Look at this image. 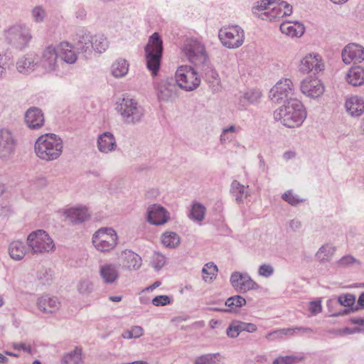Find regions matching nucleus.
<instances>
[{
    "label": "nucleus",
    "mask_w": 364,
    "mask_h": 364,
    "mask_svg": "<svg viewBox=\"0 0 364 364\" xmlns=\"http://www.w3.org/2000/svg\"><path fill=\"white\" fill-rule=\"evenodd\" d=\"M306 117L302 103L295 98L287 100L285 104L274 112V118L289 128L300 127Z\"/></svg>",
    "instance_id": "1"
},
{
    "label": "nucleus",
    "mask_w": 364,
    "mask_h": 364,
    "mask_svg": "<svg viewBox=\"0 0 364 364\" xmlns=\"http://www.w3.org/2000/svg\"><path fill=\"white\" fill-rule=\"evenodd\" d=\"M63 141L55 134L48 133L39 136L36 141L34 151L36 156L44 161L58 159L63 152Z\"/></svg>",
    "instance_id": "2"
},
{
    "label": "nucleus",
    "mask_w": 364,
    "mask_h": 364,
    "mask_svg": "<svg viewBox=\"0 0 364 364\" xmlns=\"http://www.w3.org/2000/svg\"><path fill=\"white\" fill-rule=\"evenodd\" d=\"M116 109L121 115L123 122L128 125L140 123L145 114L144 107L138 102L129 97L119 99L116 104Z\"/></svg>",
    "instance_id": "3"
},
{
    "label": "nucleus",
    "mask_w": 364,
    "mask_h": 364,
    "mask_svg": "<svg viewBox=\"0 0 364 364\" xmlns=\"http://www.w3.org/2000/svg\"><path fill=\"white\" fill-rule=\"evenodd\" d=\"M144 50L146 67L156 76L160 69L164 51L163 41L158 33H154L149 37Z\"/></svg>",
    "instance_id": "4"
},
{
    "label": "nucleus",
    "mask_w": 364,
    "mask_h": 364,
    "mask_svg": "<svg viewBox=\"0 0 364 364\" xmlns=\"http://www.w3.org/2000/svg\"><path fill=\"white\" fill-rule=\"evenodd\" d=\"M4 36L9 45L19 50L26 48L32 39L30 28L22 23L10 26L4 31Z\"/></svg>",
    "instance_id": "5"
},
{
    "label": "nucleus",
    "mask_w": 364,
    "mask_h": 364,
    "mask_svg": "<svg viewBox=\"0 0 364 364\" xmlns=\"http://www.w3.org/2000/svg\"><path fill=\"white\" fill-rule=\"evenodd\" d=\"M26 244L32 254L49 252L55 247L53 240L43 230L31 232L27 237Z\"/></svg>",
    "instance_id": "6"
},
{
    "label": "nucleus",
    "mask_w": 364,
    "mask_h": 364,
    "mask_svg": "<svg viewBox=\"0 0 364 364\" xmlns=\"http://www.w3.org/2000/svg\"><path fill=\"white\" fill-rule=\"evenodd\" d=\"M118 236L112 228H101L92 235V242L97 250L106 252L112 250L117 245Z\"/></svg>",
    "instance_id": "7"
},
{
    "label": "nucleus",
    "mask_w": 364,
    "mask_h": 364,
    "mask_svg": "<svg viewBox=\"0 0 364 364\" xmlns=\"http://www.w3.org/2000/svg\"><path fill=\"white\" fill-rule=\"evenodd\" d=\"M218 38L223 46L229 49H235L243 44L245 32L237 25L224 26L219 30Z\"/></svg>",
    "instance_id": "8"
},
{
    "label": "nucleus",
    "mask_w": 364,
    "mask_h": 364,
    "mask_svg": "<svg viewBox=\"0 0 364 364\" xmlns=\"http://www.w3.org/2000/svg\"><path fill=\"white\" fill-rule=\"evenodd\" d=\"M18 139L13 130L8 127L0 128V160L7 161L16 154Z\"/></svg>",
    "instance_id": "9"
},
{
    "label": "nucleus",
    "mask_w": 364,
    "mask_h": 364,
    "mask_svg": "<svg viewBox=\"0 0 364 364\" xmlns=\"http://www.w3.org/2000/svg\"><path fill=\"white\" fill-rule=\"evenodd\" d=\"M173 78L176 80L178 87L186 91L196 90L200 83L198 73L192 67L188 65L179 67Z\"/></svg>",
    "instance_id": "10"
},
{
    "label": "nucleus",
    "mask_w": 364,
    "mask_h": 364,
    "mask_svg": "<svg viewBox=\"0 0 364 364\" xmlns=\"http://www.w3.org/2000/svg\"><path fill=\"white\" fill-rule=\"evenodd\" d=\"M182 50L188 60L195 65L204 64L208 58L204 44L195 38H188Z\"/></svg>",
    "instance_id": "11"
},
{
    "label": "nucleus",
    "mask_w": 364,
    "mask_h": 364,
    "mask_svg": "<svg viewBox=\"0 0 364 364\" xmlns=\"http://www.w3.org/2000/svg\"><path fill=\"white\" fill-rule=\"evenodd\" d=\"M154 87L159 101L173 102L178 97L179 87L173 77L161 80L155 84Z\"/></svg>",
    "instance_id": "12"
},
{
    "label": "nucleus",
    "mask_w": 364,
    "mask_h": 364,
    "mask_svg": "<svg viewBox=\"0 0 364 364\" xmlns=\"http://www.w3.org/2000/svg\"><path fill=\"white\" fill-rule=\"evenodd\" d=\"M294 94V85L290 79L286 78L279 81L269 92V98L275 103L289 100Z\"/></svg>",
    "instance_id": "13"
},
{
    "label": "nucleus",
    "mask_w": 364,
    "mask_h": 364,
    "mask_svg": "<svg viewBox=\"0 0 364 364\" xmlns=\"http://www.w3.org/2000/svg\"><path fill=\"white\" fill-rule=\"evenodd\" d=\"M230 282L232 287L239 293H245L250 290H256L259 288L257 283L247 272H232Z\"/></svg>",
    "instance_id": "14"
},
{
    "label": "nucleus",
    "mask_w": 364,
    "mask_h": 364,
    "mask_svg": "<svg viewBox=\"0 0 364 364\" xmlns=\"http://www.w3.org/2000/svg\"><path fill=\"white\" fill-rule=\"evenodd\" d=\"M274 5H271L270 11L262 16V20L277 21L284 16L292 14V6L287 1L282 0H273Z\"/></svg>",
    "instance_id": "15"
},
{
    "label": "nucleus",
    "mask_w": 364,
    "mask_h": 364,
    "mask_svg": "<svg viewBox=\"0 0 364 364\" xmlns=\"http://www.w3.org/2000/svg\"><path fill=\"white\" fill-rule=\"evenodd\" d=\"M301 91L306 96L316 99L321 97L325 90L321 81L316 77H308L301 82Z\"/></svg>",
    "instance_id": "16"
},
{
    "label": "nucleus",
    "mask_w": 364,
    "mask_h": 364,
    "mask_svg": "<svg viewBox=\"0 0 364 364\" xmlns=\"http://www.w3.org/2000/svg\"><path fill=\"white\" fill-rule=\"evenodd\" d=\"M323 69L321 56L318 53H309L301 60L299 70L303 73L314 72L316 74Z\"/></svg>",
    "instance_id": "17"
},
{
    "label": "nucleus",
    "mask_w": 364,
    "mask_h": 364,
    "mask_svg": "<svg viewBox=\"0 0 364 364\" xmlns=\"http://www.w3.org/2000/svg\"><path fill=\"white\" fill-rule=\"evenodd\" d=\"M76 49L85 58L90 56L93 50L92 36L90 33L85 29H80L77 32L75 42Z\"/></svg>",
    "instance_id": "18"
},
{
    "label": "nucleus",
    "mask_w": 364,
    "mask_h": 364,
    "mask_svg": "<svg viewBox=\"0 0 364 364\" xmlns=\"http://www.w3.org/2000/svg\"><path fill=\"white\" fill-rule=\"evenodd\" d=\"M341 56L343 63L347 65L352 62L361 63L364 60V48L357 43H349L343 49Z\"/></svg>",
    "instance_id": "19"
},
{
    "label": "nucleus",
    "mask_w": 364,
    "mask_h": 364,
    "mask_svg": "<svg viewBox=\"0 0 364 364\" xmlns=\"http://www.w3.org/2000/svg\"><path fill=\"white\" fill-rule=\"evenodd\" d=\"M170 219L168 212L162 206L154 204L147 210V220L155 225H161L167 223Z\"/></svg>",
    "instance_id": "20"
},
{
    "label": "nucleus",
    "mask_w": 364,
    "mask_h": 364,
    "mask_svg": "<svg viewBox=\"0 0 364 364\" xmlns=\"http://www.w3.org/2000/svg\"><path fill=\"white\" fill-rule=\"evenodd\" d=\"M38 63V55L33 53H28L18 59L16 69L21 74L28 75L36 70Z\"/></svg>",
    "instance_id": "21"
},
{
    "label": "nucleus",
    "mask_w": 364,
    "mask_h": 364,
    "mask_svg": "<svg viewBox=\"0 0 364 364\" xmlns=\"http://www.w3.org/2000/svg\"><path fill=\"white\" fill-rule=\"evenodd\" d=\"M122 268L129 271H136L140 269L142 264L141 257L130 250L122 252L121 255Z\"/></svg>",
    "instance_id": "22"
},
{
    "label": "nucleus",
    "mask_w": 364,
    "mask_h": 364,
    "mask_svg": "<svg viewBox=\"0 0 364 364\" xmlns=\"http://www.w3.org/2000/svg\"><path fill=\"white\" fill-rule=\"evenodd\" d=\"M44 116L37 107H31L25 114V122L30 129H38L44 124Z\"/></svg>",
    "instance_id": "23"
},
{
    "label": "nucleus",
    "mask_w": 364,
    "mask_h": 364,
    "mask_svg": "<svg viewBox=\"0 0 364 364\" xmlns=\"http://www.w3.org/2000/svg\"><path fill=\"white\" fill-rule=\"evenodd\" d=\"M58 58L59 56L57 48L48 46L43 52L41 64L47 72H51L56 68Z\"/></svg>",
    "instance_id": "24"
},
{
    "label": "nucleus",
    "mask_w": 364,
    "mask_h": 364,
    "mask_svg": "<svg viewBox=\"0 0 364 364\" xmlns=\"http://www.w3.org/2000/svg\"><path fill=\"white\" fill-rule=\"evenodd\" d=\"M345 107L351 117H358L364 113V99L358 95L350 96L346 99Z\"/></svg>",
    "instance_id": "25"
},
{
    "label": "nucleus",
    "mask_w": 364,
    "mask_h": 364,
    "mask_svg": "<svg viewBox=\"0 0 364 364\" xmlns=\"http://www.w3.org/2000/svg\"><path fill=\"white\" fill-rule=\"evenodd\" d=\"M98 150L104 154H108L117 149V141L114 136L109 132H105L99 135L97 140Z\"/></svg>",
    "instance_id": "26"
},
{
    "label": "nucleus",
    "mask_w": 364,
    "mask_h": 364,
    "mask_svg": "<svg viewBox=\"0 0 364 364\" xmlns=\"http://www.w3.org/2000/svg\"><path fill=\"white\" fill-rule=\"evenodd\" d=\"M100 275L106 284L115 282L119 277L118 266L114 263H106L100 267Z\"/></svg>",
    "instance_id": "27"
},
{
    "label": "nucleus",
    "mask_w": 364,
    "mask_h": 364,
    "mask_svg": "<svg viewBox=\"0 0 364 364\" xmlns=\"http://www.w3.org/2000/svg\"><path fill=\"white\" fill-rule=\"evenodd\" d=\"M262 94L258 90H249L240 92L238 96L237 106L240 109H245L250 105L259 102Z\"/></svg>",
    "instance_id": "28"
},
{
    "label": "nucleus",
    "mask_w": 364,
    "mask_h": 364,
    "mask_svg": "<svg viewBox=\"0 0 364 364\" xmlns=\"http://www.w3.org/2000/svg\"><path fill=\"white\" fill-rule=\"evenodd\" d=\"M65 215L75 224L82 223L90 218V213L85 206L73 207L65 211Z\"/></svg>",
    "instance_id": "29"
},
{
    "label": "nucleus",
    "mask_w": 364,
    "mask_h": 364,
    "mask_svg": "<svg viewBox=\"0 0 364 364\" xmlns=\"http://www.w3.org/2000/svg\"><path fill=\"white\" fill-rule=\"evenodd\" d=\"M30 249L20 240H15L10 243L9 246V254L11 259L16 261H20L28 254Z\"/></svg>",
    "instance_id": "30"
},
{
    "label": "nucleus",
    "mask_w": 364,
    "mask_h": 364,
    "mask_svg": "<svg viewBox=\"0 0 364 364\" xmlns=\"http://www.w3.org/2000/svg\"><path fill=\"white\" fill-rule=\"evenodd\" d=\"M59 58L68 64L75 63L77 60V54L73 50L71 44L68 42L60 43L57 47Z\"/></svg>",
    "instance_id": "31"
},
{
    "label": "nucleus",
    "mask_w": 364,
    "mask_h": 364,
    "mask_svg": "<svg viewBox=\"0 0 364 364\" xmlns=\"http://www.w3.org/2000/svg\"><path fill=\"white\" fill-rule=\"evenodd\" d=\"M37 306L41 311L50 314L56 311L60 306V302L56 297L43 296L38 299Z\"/></svg>",
    "instance_id": "32"
},
{
    "label": "nucleus",
    "mask_w": 364,
    "mask_h": 364,
    "mask_svg": "<svg viewBox=\"0 0 364 364\" xmlns=\"http://www.w3.org/2000/svg\"><path fill=\"white\" fill-rule=\"evenodd\" d=\"M348 84L354 87H359L364 84V68L361 66L351 68L346 75Z\"/></svg>",
    "instance_id": "33"
},
{
    "label": "nucleus",
    "mask_w": 364,
    "mask_h": 364,
    "mask_svg": "<svg viewBox=\"0 0 364 364\" xmlns=\"http://www.w3.org/2000/svg\"><path fill=\"white\" fill-rule=\"evenodd\" d=\"M280 31L291 37H300L304 34L305 29L301 23L286 21L280 24Z\"/></svg>",
    "instance_id": "34"
},
{
    "label": "nucleus",
    "mask_w": 364,
    "mask_h": 364,
    "mask_svg": "<svg viewBox=\"0 0 364 364\" xmlns=\"http://www.w3.org/2000/svg\"><path fill=\"white\" fill-rule=\"evenodd\" d=\"M129 64L127 60L119 58L112 65V74L117 78L124 77L129 71Z\"/></svg>",
    "instance_id": "35"
},
{
    "label": "nucleus",
    "mask_w": 364,
    "mask_h": 364,
    "mask_svg": "<svg viewBox=\"0 0 364 364\" xmlns=\"http://www.w3.org/2000/svg\"><path fill=\"white\" fill-rule=\"evenodd\" d=\"M230 191L237 203H241L249 195V186H245L237 181H233L231 184Z\"/></svg>",
    "instance_id": "36"
},
{
    "label": "nucleus",
    "mask_w": 364,
    "mask_h": 364,
    "mask_svg": "<svg viewBox=\"0 0 364 364\" xmlns=\"http://www.w3.org/2000/svg\"><path fill=\"white\" fill-rule=\"evenodd\" d=\"M335 252L334 246L325 244L318 249L316 253V257L320 262H327L331 260Z\"/></svg>",
    "instance_id": "37"
},
{
    "label": "nucleus",
    "mask_w": 364,
    "mask_h": 364,
    "mask_svg": "<svg viewBox=\"0 0 364 364\" xmlns=\"http://www.w3.org/2000/svg\"><path fill=\"white\" fill-rule=\"evenodd\" d=\"M82 348L75 347V349L66 353L63 358L64 364H82Z\"/></svg>",
    "instance_id": "38"
},
{
    "label": "nucleus",
    "mask_w": 364,
    "mask_h": 364,
    "mask_svg": "<svg viewBox=\"0 0 364 364\" xmlns=\"http://www.w3.org/2000/svg\"><path fill=\"white\" fill-rule=\"evenodd\" d=\"M271 5H274L273 0H262L257 1L252 9V14L255 16L262 19L263 14L270 11Z\"/></svg>",
    "instance_id": "39"
},
{
    "label": "nucleus",
    "mask_w": 364,
    "mask_h": 364,
    "mask_svg": "<svg viewBox=\"0 0 364 364\" xmlns=\"http://www.w3.org/2000/svg\"><path fill=\"white\" fill-rule=\"evenodd\" d=\"M162 244L168 248H175L180 243V237L174 232H166L161 235Z\"/></svg>",
    "instance_id": "40"
},
{
    "label": "nucleus",
    "mask_w": 364,
    "mask_h": 364,
    "mask_svg": "<svg viewBox=\"0 0 364 364\" xmlns=\"http://www.w3.org/2000/svg\"><path fill=\"white\" fill-rule=\"evenodd\" d=\"M93 50L99 53H104L109 47V41L103 34L92 36Z\"/></svg>",
    "instance_id": "41"
},
{
    "label": "nucleus",
    "mask_w": 364,
    "mask_h": 364,
    "mask_svg": "<svg viewBox=\"0 0 364 364\" xmlns=\"http://www.w3.org/2000/svg\"><path fill=\"white\" fill-rule=\"evenodd\" d=\"M246 304V300L242 296L236 295L228 298L225 302V305L228 309H227V311L233 312L236 311L237 308H240Z\"/></svg>",
    "instance_id": "42"
},
{
    "label": "nucleus",
    "mask_w": 364,
    "mask_h": 364,
    "mask_svg": "<svg viewBox=\"0 0 364 364\" xmlns=\"http://www.w3.org/2000/svg\"><path fill=\"white\" fill-rule=\"evenodd\" d=\"M48 16L47 11L41 5H36L31 9V17L36 23H42Z\"/></svg>",
    "instance_id": "43"
},
{
    "label": "nucleus",
    "mask_w": 364,
    "mask_h": 364,
    "mask_svg": "<svg viewBox=\"0 0 364 364\" xmlns=\"http://www.w3.org/2000/svg\"><path fill=\"white\" fill-rule=\"evenodd\" d=\"M37 279L43 285H50L53 279V272L50 269L41 268L37 272Z\"/></svg>",
    "instance_id": "44"
},
{
    "label": "nucleus",
    "mask_w": 364,
    "mask_h": 364,
    "mask_svg": "<svg viewBox=\"0 0 364 364\" xmlns=\"http://www.w3.org/2000/svg\"><path fill=\"white\" fill-rule=\"evenodd\" d=\"M77 289L81 294L89 295L94 290V284L90 279L82 278L78 282Z\"/></svg>",
    "instance_id": "45"
},
{
    "label": "nucleus",
    "mask_w": 364,
    "mask_h": 364,
    "mask_svg": "<svg viewBox=\"0 0 364 364\" xmlns=\"http://www.w3.org/2000/svg\"><path fill=\"white\" fill-rule=\"evenodd\" d=\"M205 213V206L199 203H196L192 206L190 218L195 221L200 222L204 219Z\"/></svg>",
    "instance_id": "46"
},
{
    "label": "nucleus",
    "mask_w": 364,
    "mask_h": 364,
    "mask_svg": "<svg viewBox=\"0 0 364 364\" xmlns=\"http://www.w3.org/2000/svg\"><path fill=\"white\" fill-rule=\"evenodd\" d=\"M304 359L302 355L279 356L274 360L273 364H297Z\"/></svg>",
    "instance_id": "47"
},
{
    "label": "nucleus",
    "mask_w": 364,
    "mask_h": 364,
    "mask_svg": "<svg viewBox=\"0 0 364 364\" xmlns=\"http://www.w3.org/2000/svg\"><path fill=\"white\" fill-rule=\"evenodd\" d=\"M218 353L202 355L195 359L194 364H218Z\"/></svg>",
    "instance_id": "48"
},
{
    "label": "nucleus",
    "mask_w": 364,
    "mask_h": 364,
    "mask_svg": "<svg viewBox=\"0 0 364 364\" xmlns=\"http://www.w3.org/2000/svg\"><path fill=\"white\" fill-rule=\"evenodd\" d=\"M218 271V267L213 262L207 263L202 269L203 279L205 282H210Z\"/></svg>",
    "instance_id": "49"
},
{
    "label": "nucleus",
    "mask_w": 364,
    "mask_h": 364,
    "mask_svg": "<svg viewBox=\"0 0 364 364\" xmlns=\"http://www.w3.org/2000/svg\"><path fill=\"white\" fill-rule=\"evenodd\" d=\"M151 266L156 270L161 269L166 263V257L159 252H154L151 257Z\"/></svg>",
    "instance_id": "50"
},
{
    "label": "nucleus",
    "mask_w": 364,
    "mask_h": 364,
    "mask_svg": "<svg viewBox=\"0 0 364 364\" xmlns=\"http://www.w3.org/2000/svg\"><path fill=\"white\" fill-rule=\"evenodd\" d=\"M282 198L291 205H296L304 201L303 199L299 198L297 195L294 194L290 190L285 192Z\"/></svg>",
    "instance_id": "51"
},
{
    "label": "nucleus",
    "mask_w": 364,
    "mask_h": 364,
    "mask_svg": "<svg viewBox=\"0 0 364 364\" xmlns=\"http://www.w3.org/2000/svg\"><path fill=\"white\" fill-rule=\"evenodd\" d=\"M338 303L346 307H351L355 302V296L351 294H346L338 297Z\"/></svg>",
    "instance_id": "52"
},
{
    "label": "nucleus",
    "mask_w": 364,
    "mask_h": 364,
    "mask_svg": "<svg viewBox=\"0 0 364 364\" xmlns=\"http://www.w3.org/2000/svg\"><path fill=\"white\" fill-rule=\"evenodd\" d=\"M240 333L241 332L238 324V320L232 321L226 330L228 336L231 338H237Z\"/></svg>",
    "instance_id": "53"
},
{
    "label": "nucleus",
    "mask_w": 364,
    "mask_h": 364,
    "mask_svg": "<svg viewBox=\"0 0 364 364\" xmlns=\"http://www.w3.org/2000/svg\"><path fill=\"white\" fill-rule=\"evenodd\" d=\"M274 267L269 264H262L259 267L258 274L261 277L268 278L273 275Z\"/></svg>",
    "instance_id": "54"
},
{
    "label": "nucleus",
    "mask_w": 364,
    "mask_h": 364,
    "mask_svg": "<svg viewBox=\"0 0 364 364\" xmlns=\"http://www.w3.org/2000/svg\"><path fill=\"white\" fill-rule=\"evenodd\" d=\"M353 264H360V262L350 255L343 256L338 261V264L341 267H347Z\"/></svg>",
    "instance_id": "55"
},
{
    "label": "nucleus",
    "mask_w": 364,
    "mask_h": 364,
    "mask_svg": "<svg viewBox=\"0 0 364 364\" xmlns=\"http://www.w3.org/2000/svg\"><path fill=\"white\" fill-rule=\"evenodd\" d=\"M273 333H277V338L279 339H282L284 336H288V335L293 336V335L297 333V329H296V327L295 328H280V329L272 331V333L271 334H273Z\"/></svg>",
    "instance_id": "56"
},
{
    "label": "nucleus",
    "mask_w": 364,
    "mask_h": 364,
    "mask_svg": "<svg viewBox=\"0 0 364 364\" xmlns=\"http://www.w3.org/2000/svg\"><path fill=\"white\" fill-rule=\"evenodd\" d=\"M171 303L170 298L166 295H160L155 296L152 299V304L156 306H166Z\"/></svg>",
    "instance_id": "57"
},
{
    "label": "nucleus",
    "mask_w": 364,
    "mask_h": 364,
    "mask_svg": "<svg viewBox=\"0 0 364 364\" xmlns=\"http://www.w3.org/2000/svg\"><path fill=\"white\" fill-rule=\"evenodd\" d=\"M238 324L240 326V332L246 331L248 333H254L257 329V326L252 323H246L238 321Z\"/></svg>",
    "instance_id": "58"
},
{
    "label": "nucleus",
    "mask_w": 364,
    "mask_h": 364,
    "mask_svg": "<svg viewBox=\"0 0 364 364\" xmlns=\"http://www.w3.org/2000/svg\"><path fill=\"white\" fill-rule=\"evenodd\" d=\"M204 71L205 77L209 82H211V80H213V82L214 80H217L218 79L219 75L218 73L212 68L207 67Z\"/></svg>",
    "instance_id": "59"
},
{
    "label": "nucleus",
    "mask_w": 364,
    "mask_h": 364,
    "mask_svg": "<svg viewBox=\"0 0 364 364\" xmlns=\"http://www.w3.org/2000/svg\"><path fill=\"white\" fill-rule=\"evenodd\" d=\"M12 346L16 350H22L28 353H31V346L27 343H14Z\"/></svg>",
    "instance_id": "60"
},
{
    "label": "nucleus",
    "mask_w": 364,
    "mask_h": 364,
    "mask_svg": "<svg viewBox=\"0 0 364 364\" xmlns=\"http://www.w3.org/2000/svg\"><path fill=\"white\" fill-rule=\"evenodd\" d=\"M309 311L314 314H318L321 312L322 306L321 304V301H313L309 303Z\"/></svg>",
    "instance_id": "61"
},
{
    "label": "nucleus",
    "mask_w": 364,
    "mask_h": 364,
    "mask_svg": "<svg viewBox=\"0 0 364 364\" xmlns=\"http://www.w3.org/2000/svg\"><path fill=\"white\" fill-rule=\"evenodd\" d=\"M289 228L293 231H296L301 228L302 223L298 219H292L289 223Z\"/></svg>",
    "instance_id": "62"
},
{
    "label": "nucleus",
    "mask_w": 364,
    "mask_h": 364,
    "mask_svg": "<svg viewBox=\"0 0 364 364\" xmlns=\"http://www.w3.org/2000/svg\"><path fill=\"white\" fill-rule=\"evenodd\" d=\"M234 138V136L231 134H228L227 132H225V131L223 130L221 134H220V143L222 144H225L227 141H230Z\"/></svg>",
    "instance_id": "63"
},
{
    "label": "nucleus",
    "mask_w": 364,
    "mask_h": 364,
    "mask_svg": "<svg viewBox=\"0 0 364 364\" xmlns=\"http://www.w3.org/2000/svg\"><path fill=\"white\" fill-rule=\"evenodd\" d=\"M132 333H133V338H139L143 335L144 330L141 326H135L131 328Z\"/></svg>",
    "instance_id": "64"
}]
</instances>
